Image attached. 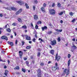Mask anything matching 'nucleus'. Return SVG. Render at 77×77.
Listing matches in <instances>:
<instances>
[{
	"label": "nucleus",
	"mask_w": 77,
	"mask_h": 77,
	"mask_svg": "<svg viewBox=\"0 0 77 77\" xmlns=\"http://www.w3.org/2000/svg\"><path fill=\"white\" fill-rule=\"evenodd\" d=\"M52 45H55L56 44V41L55 40H54L53 41H51Z\"/></svg>",
	"instance_id": "obj_6"
},
{
	"label": "nucleus",
	"mask_w": 77,
	"mask_h": 77,
	"mask_svg": "<svg viewBox=\"0 0 77 77\" xmlns=\"http://www.w3.org/2000/svg\"><path fill=\"white\" fill-rule=\"evenodd\" d=\"M41 9L42 12H45V10H44V8H42Z\"/></svg>",
	"instance_id": "obj_22"
},
{
	"label": "nucleus",
	"mask_w": 77,
	"mask_h": 77,
	"mask_svg": "<svg viewBox=\"0 0 77 77\" xmlns=\"http://www.w3.org/2000/svg\"><path fill=\"white\" fill-rule=\"evenodd\" d=\"M45 77H49V76L48 75V74H45Z\"/></svg>",
	"instance_id": "obj_35"
},
{
	"label": "nucleus",
	"mask_w": 77,
	"mask_h": 77,
	"mask_svg": "<svg viewBox=\"0 0 77 77\" xmlns=\"http://www.w3.org/2000/svg\"><path fill=\"white\" fill-rule=\"evenodd\" d=\"M58 42H60V37L58 38Z\"/></svg>",
	"instance_id": "obj_36"
},
{
	"label": "nucleus",
	"mask_w": 77,
	"mask_h": 77,
	"mask_svg": "<svg viewBox=\"0 0 77 77\" xmlns=\"http://www.w3.org/2000/svg\"><path fill=\"white\" fill-rule=\"evenodd\" d=\"M58 55V54H57L55 57V60H57Z\"/></svg>",
	"instance_id": "obj_34"
},
{
	"label": "nucleus",
	"mask_w": 77,
	"mask_h": 77,
	"mask_svg": "<svg viewBox=\"0 0 77 77\" xmlns=\"http://www.w3.org/2000/svg\"><path fill=\"white\" fill-rule=\"evenodd\" d=\"M55 66H57V63H55Z\"/></svg>",
	"instance_id": "obj_57"
},
{
	"label": "nucleus",
	"mask_w": 77,
	"mask_h": 77,
	"mask_svg": "<svg viewBox=\"0 0 77 77\" xmlns=\"http://www.w3.org/2000/svg\"><path fill=\"white\" fill-rule=\"evenodd\" d=\"M13 26H15L17 25V23L14 22L13 23Z\"/></svg>",
	"instance_id": "obj_26"
},
{
	"label": "nucleus",
	"mask_w": 77,
	"mask_h": 77,
	"mask_svg": "<svg viewBox=\"0 0 77 77\" xmlns=\"http://www.w3.org/2000/svg\"><path fill=\"white\" fill-rule=\"evenodd\" d=\"M22 9L21 8L16 13V15H18L19 14H20L21 12H22Z\"/></svg>",
	"instance_id": "obj_7"
},
{
	"label": "nucleus",
	"mask_w": 77,
	"mask_h": 77,
	"mask_svg": "<svg viewBox=\"0 0 77 77\" xmlns=\"http://www.w3.org/2000/svg\"><path fill=\"white\" fill-rule=\"evenodd\" d=\"M25 6H26V9H29V7L27 3L25 4Z\"/></svg>",
	"instance_id": "obj_18"
},
{
	"label": "nucleus",
	"mask_w": 77,
	"mask_h": 77,
	"mask_svg": "<svg viewBox=\"0 0 77 77\" xmlns=\"http://www.w3.org/2000/svg\"><path fill=\"white\" fill-rule=\"evenodd\" d=\"M26 40H31V38H30V36H29L27 35H26Z\"/></svg>",
	"instance_id": "obj_11"
},
{
	"label": "nucleus",
	"mask_w": 77,
	"mask_h": 77,
	"mask_svg": "<svg viewBox=\"0 0 77 77\" xmlns=\"http://www.w3.org/2000/svg\"><path fill=\"white\" fill-rule=\"evenodd\" d=\"M50 13L51 15H55L56 14L55 10L54 9H51L49 10Z\"/></svg>",
	"instance_id": "obj_2"
},
{
	"label": "nucleus",
	"mask_w": 77,
	"mask_h": 77,
	"mask_svg": "<svg viewBox=\"0 0 77 77\" xmlns=\"http://www.w3.org/2000/svg\"><path fill=\"white\" fill-rule=\"evenodd\" d=\"M22 28H23V29H27V27L25 25H24L22 26Z\"/></svg>",
	"instance_id": "obj_25"
},
{
	"label": "nucleus",
	"mask_w": 77,
	"mask_h": 77,
	"mask_svg": "<svg viewBox=\"0 0 77 77\" xmlns=\"http://www.w3.org/2000/svg\"><path fill=\"white\" fill-rule=\"evenodd\" d=\"M6 9L9 10V11H16L17 9L14 7H11V8H5Z\"/></svg>",
	"instance_id": "obj_1"
},
{
	"label": "nucleus",
	"mask_w": 77,
	"mask_h": 77,
	"mask_svg": "<svg viewBox=\"0 0 77 77\" xmlns=\"http://www.w3.org/2000/svg\"><path fill=\"white\" fill-rule=\"evenodd\" d=\"M23 59L24 60H27V58H26V57H24L23 58Z\"/></svg>",
	"instance_id": "obj_49"
},
{
	"label": "nucleus",
	"mask_w": 77,
	"mask_h": 77,
	"mask_svg": "<svg viewBox=\"0 0 77 77\" xmlns=\"http://www.w3.org/2000/svg\"><path fill=\"white\" fill-rule=\"evenodd\" d=\"M63 12L62 11L59 14V15H63Z\"/></svg>",
	"instance_id": "obj_28"
},
{
	"label": "nucleus",
	"mask_w": 77,
	"mask_h": 77,
	"mask_svg": "<svg viewBox=\"0 0 77 77\" xmlns=\"http://www.w3.org/2000/svg\"><path fill=\"white\" fill-rule=\"evenodd\" d=\"M37 24H41V21H39L37 23Z\"/></svg>",
	"instance_id": "obj_43"
},
{
	"label": "nucleus",
	"mask_w": 77,
	"mask_h": 77,
	"mask_svg": "<svg viewBox=\"0 0 77 77\" xmlns=\"http://www.w3.org/2000/svg\"><path fill=\"white\" fill-rule=\"evenodd\" d=\"M52 70L54 71H56V67L54 66L52 67Z\"/></svg>",
	"instance_id": "obj_14"
},
{
	"label": "nucleus",
	"mask_w": 77,
	"mask_h": 77,
	"mask_svg": "<svg viewBox=\"0 0 77 77\" xmlns=\"http://www.w3.org/2000/svg\"><path fill=\"white\" fill-rule=\"evenodd\" d=\"M6 68H7V67H6V66H5L4 68H5V69H6Z\"/></svg>",
	"instance_id": "obj_63"
},
{
	"label": "nucleus",
	"mask_w": 77,
	"mask_h": 77,
	"mask_svg": "<svg viewBox=\"0 0 77 77\" xmlns=\"http://www.w3.org/2000/svg\"><path fill=\"white\" fill-rule=\"evenodd\" d=\"M68 57H71V55H70V54H68Z\"/></svg>",
	"instance_id": "obj_53"
},
{
	"label": "nucleus",
	"mask_w": 77,
	"mask_h": 77,
	"mask_svg": "<svg viewBox=\"0 0 77 77\" xmlns=\"http://www.w3.org/2000/svg\"><path fill=\"white\" fill-rule=\"evenodd\" d=\"M69 70H67L66 72L67 75H69Z\"/></svg>",
	"instance_id": "obj_20"
},
{
	"label": "nucleus",
	"mask_w": 77,
	"mask_h": 77,
	"mask_svg": "<svg viewBox=\"0 0 77 77\" xmlns=\"http://www.w3.org/2000/svg\"><path fill=\"white\" fill-rule=\"evenodd\" d=\"M1 38L2 39H5L6 41H7V40H8V37L6 36H2L1 37Z\"/></svg>",
	"instance_id": "obj_8"
},
{
	"label": "nucleus",
	"mask_w": 77,
	"mask_h": 77,
	"mask_svg": "<svg viewBox=\"0 0 77 77\" xmlns=\"http://www.w3.org/2000/svg\"><path fill=\"white\" fill-rule=\"evenodd\" d=\"M14 33L15 35V36H17V32H14Z\"/></svg>",
	"instance_id": "obj_48"
},
{
	"label": "nucleus",
	"mask_w": 77,
	"mask_h": 77,
	"mask_svg": "<svg viewBox=\"0 0 77 77\" xmlns=\"http://www.w3.org/2000/svg\"><path fill=\"white\" fill-rule=\"evenodd\" d=\"M40 55H41V54L40 53V52H39L38 54V57H40Z\"/></svg>",
	"instance_id": "obj_40"
},
{
	"label": "nucleus",
	"mask_w": 77,
	"mask_h": 77,
	"mask_svg": "<svg viewBox=\"0 0 77 77\" xmlns=\"http://www.w3.org/2000/svg\"><path fill=\"white\" fill-rule=\"evenodd\" d=\"M22 71H23V72H26V70L23 68L22 69Z\"/></svg>",
	"instance_id": "obj_32"
},
{
	"label": "nucleus",
	"mask_w": 77,
	"mask_h": 77,
	"mask_svg": "<svg viewBox=\"0 0 77 77\" xmlns=\"http://www.w3.org/2000/svg\"><path fill=\"white\" fill-rule=\"evenodd\" d=\"M37 72L38 74H37V76L38 77H41V70L40 69H38L37 70Z\"/></svg>",
	"instance_id": "obj_4"
},
{
	"label": "nucleus",
	"mask_w": 77,
	"mask_h": 77,
	"mask_svg": "<svg viewBox=\"0 0 77 77\" xmlns=\"http://www.w3.org/2000/svg\"><path fill=\"white\" fill-rule=\"evenodd\" d=\"M60 23H63V20H60Z\"/></svg>",
	"instance_id": "obj_54"
},
{
	"label": "nucleus",
	"mask_w": 77,
	"mask_h": 77,
	"mask_svg": "<svg viewBox=\"0 0 77 77\" xmlns=\"http://www.w3.org/2000/svg\"><path fill=\"white\" fill-rule=\"evenodd\" d=\"M42 31H44L45 29V30H47V27L46 26H45L44 27H42Z\"/></svg>",
	"instance_id": "obj_12"
},
{
	"label": "nucleus",
	"mask_w": 77,
	"mask_h": 77,
	"mask_svg": "<svg viewBox=\"0 0 77 77\" xmlns=\"http://www.w3.org/2000/svg\"><path fill=\"white\" fill-rule=\"evenodd\" d=\"M8 44H10V45H11V46H13V45H14V43L12 42H10L8 41Z\"/></svg>",
	"instance_id": "obj_13"
},
{
	"label": "nucleus",
	"mask_w": 77,
	"mask_h": 77,
	"mask_svg": "<svg viewBox=\"0 0 77 77\" xmlns=\"http://www.w3.org/2000/svg\"><path fill=\"white\" fill-rule=\"evenodd\" d=\"M19 56L21 59H22V56H23V52L21 51H20L19 52Z\"/></svg>",
	"instance_id": "obj_9"
},
{
	"label": "nucleus",
	"mask_w": 77,
	"mask_h": 77,
	"mask_svg": "<svg viewBox=\"0 0 77 77\" xmlns=\"http://www.w3.org/2000/svg\"><path fill=\"white\" fill-rule=\"evenodd\" d=\"M54 5H55L54 3H53L52 4V7H54Z\"/></svg>",
	"instance_id": "obj_46"
},
{
	"label": "nucleus",
	"mask_w": 77,
	"mask_h": 77,
	"mask_svg": "<svg viewBox=\"0 0 77 77\" xmlns=\"http://www.w3.org/2000/svg\"><path fill=\"white\" fill-rule=\"evenodd\" d=\"M8 70H6L5 71V73H8Z\"/></svg>",
	"instance_id": "obj_56"
},
{
	"label": "nucleus",
	"mask_w": 77,
	"mask_h": 77,
	"mask_svg": "<svg viewBox=\"0 0 77 77\" xmlns=\"http://www.w3.org/2000/svg\"><path fill=\"white\" fill-rule=\"evenodd\" d=\"M76 48H77V47L75 45H73L72 47L71 51H72V52H74V50H75Z\"/></svg>",
	"instance_id": "obj_3"
},
{
	"label": "nucleus",
	"mask_w": 77,
	"mask_h": 77,
	"mask_svg": "<svg viewBox=\"0 0 77 77\" xmlns=\"http://www.w3.org/2000/svg\"><path fill=\"white\" fill-rule=\"evenodd\" d=\"M75 19H74L72 20V22L73 23H74V21H75Z\"/></svg>",
	"instance_id": "obj_45"
},
{
	"label": "nucleus",
	"mask_w": 77,
	"mask_h": 77,
	"mask_svg": "<svg viewBox=\"0 0 77 77\" xmlns=\"http://www.w3.org/2000/svg\"><path fill=\"white\" fill-rule=\"evenodd\" d=\"M60 57L58 56V57H57V61H59V60L60 59Z\"/></svg>",
	"instance_id": "obj_30"
},
{
	"label": "nucleus",
	"mask_w": 77,
	"mask_h": 77,
	"mask_svg": "<svg viewBox=\"0 0 77 77\" xmlns=\"http://www.w3.org/2000/svg\"><path fill=\"white\" fill-rule=\"evenodd\" d=\"M25 63L26 65H29V61H26Z\"/></svg>",
	"instance_id": "obj_37"
},
{
	"label": "nucleus",
	"mask_w": 77,
	"mask_h": 77,
	"mask_svg": "<svg viewBox=\"0 0 77 77\" xmlns=\"http://www.w3.org/2000/svg\"><path fill=\"white\" fill-rule=\"evenodd\" d=\"M40 65H41V66H43L44 65V63H41L40 64Z\"/></svg>",
	"instance_id": "obj_47"
},
{
	"label": "nucleus",
	"mask_w": 77,
	"mask_h": 77,
	"mask_svg": "<svg viewBox=\"0 0 77 77\" xmlns=\"http://www.w3.org/2000/svg\"><path fill=\"white\" fill-rule=\"evenodd\" d=\"M70 63H71V60H68V66H69V65H70Z\"/></svg>",
	"instance_id": "obj_16"
},
{
	"label": "nucleus",
	"mask_w": 77,
	"mask_h": 77,
	"mask_svg": "<svg viewBox=\"0 0 77 77\" xmlns=\"http://www.w3.org/2000/svg\"><path fill=\"white\" fill-rule=\"evenodd\" d=\"M57 6L59 8H60V7H61V5H60V3H58L57 4Z\"/></svg>",
	"instance_id": "obj_21"
},
{
	"label": "nucleus",
	"mask_w": 77,
	"mask_h": 77,
	"mask_svg": "<svg viewBox=\"0 0 77 77\" xmlns=\"http://www.w3.org/2000/svg\"><path fill=\"white\" fill-rule=\"evenodd\" d=\"M35 38H37L38 37L37 36L36 34H35Z\"/></svg>",
	"instance_id": "obj_58"
},
{
	"label": "nucleus",
	"mask_w": 77,
	"mask_h": 77,
	"mask_svg": "<svg viewBox=\"0 0 77 77\" xmlns=\"http://www.w3.org/2000/svg\"><path fill=\"white\" fill-rule=\"evenodd\" d=\"M17 3H18L20 5H24V2L22 1H16Z\"/></svg>",
	"instance_id": "obj_5"
},
{
	"label": "nucleus",
	"mask_w": 77,
	"mask_h": 77,
	"mask_svg": "<svg viewBox=\"0 0 77 77\" xmlns=\"http://www.w3.org/2000/svg\"><path fill=\"white\" fill-rule=\"evenodd\" d=\"M34 19L35 20H38V16L37 15H35L34 16Z\"/></svg>",
	"instance_id": "obj_10"
},
{
	"label": "nucleus",
	"mask_w": 77,
	"mask_h": 77,
	"mask_svg": "<svg viewBox=\"0 0 77 77\" xmlns=\"http://www.w3.org/2000/svg\"><path fill=\"white\" fill-rule=\"evenodd\" d=\"M14 69H19V66H17L16 68H14Z\"/></svg>",
	"instance_id": "obj_29"
},
{
	"label": "nucleus",
	"mask_w": 77,
	"mask_h": 77,
	"mask_svg": "<svg viewBox=\"0 0 77 77\" xmlns=\"http://www.w3.org/2000/svg\"><path fill=\"white\" fill-rule=\"evenodd\" d=\"M7 32H10L11 29H9V28H8L7 29Z\"/></svg>",
	"instance_id": "obj_31"
},
{
	"label": "nucleus",
	"mask_w": 77,
	"mask_h": 77,
	"mask_svg": "<svg viewBox=\"0 0 77 77\" xmlns=\"http://www.w3.org/2000/svg\"><path fill=\"white\" fill-rule=\"evenodd\" d=\"M39 40L40 41L41 40V41L42 42H44V41L43 40L41 39V38H39Z\"/></svg>",
	"instance_id": "obj_33"
},
{
	"label": "nucleus",
	"mask_w": 77,
	"mask_h": 77,
	"mask_svg": "<svg viewBox=\"0 0 77 77\" xmlns=\"http://www.w3.org/2000/svg\"><path fill=\"white\" fill-rule=\"evenodd\" d=\"M72 41H75V38H73L72 39Z\"/></svg>",
	"instance_id": "obj_64"
},
{
	"label": "nucleus",
	"mask_w": 77,
	"mask_h": 77,
	"mask_svg": "<svg viewBox=\"0 0 77 77\" xmlns=\"http://www.w3.org/2000/svg\"><path fill=\"white\" fill-rule=\"evenodd\" d=\"M22 45L23 46L24 45V42H22Z\"/></svg>",
	"instance_id": "obj_51"
},
{
	"label": "nucleus",
	"mask_w": 77,
	"mask_h": 77,
	"mask_svg": "<svg viewBox=\"0 0 77 77\" xmlns=\"http://www.w3.org/2000/svg\"><path fill=\"white\" fill-rule=\"evenodd\" d=\"M51 31H48V34H51Z\"/></svg>",
	"instance_id": "obj_42"
},
{
	"label": "nucleus",
	"mask_w": 77,
	"mask_h": 77,
	"mask_svg": "<svg viewBox=\"0 0 77 77\" xmlns=\"http://www.w3.org/2000/svg\"><path fill=\"white\" fill-rule=\"evenodd\" d=\"M0 17H3V15L2 14H0Z\"/></svg>",
	"instance_id": "obj_55"
},
{
	"label": "nucleus",
	"mask_w": 77,
	"mask_h": 77,
	"mask_svg": "<svg viewBox=\"0 0 77 77\" xmlns=\"http://www.w3.org/2000/svg\"><path fill=\"white\" fill-rule=\"evenodd\" d=\"M34 2L35 3H38V1H37V0H35V1Z\"/></svg>",
	"instance_id": "obj_50"
},
{
	"label": "nucleus",
	"mask_w": 77,
	"mask_h": 77,
	"mask_svg": "<svg viewBox=\"0 0 77 77\" xmlns=\"http://www.w3.org/2000/svg\"><path fill=\"white\" fill-rule=\"evenodd\" d=\"M66 72V69L64 71L63 74H65Z\"/></svg>",
	"instance_id": "obj_23"
},
{
	"label": "nucleus",
	"mask_w": 77,
	"mask_h": 77,
	"mask_svg": "<svg viewBox=\"0 0 77 77\" xmlns=\"http://www.w3.org/2000/svg\"><path fill=\"white\" fill-rule=\"evenodd\" d=\"M5 75H6V76H7V75L8 74V73H5Z\"/></svg>",
	"instance_id": "obj_60"
},
{
	"label": "nucleus",
	"mask_w": 77,
	"mask_h": 77,
	"mask_svg": "<svg viewBox=\"0 0 77 77\" xmlns=\"http://www.w3.org/2000/svg\"><path fill=\"white\" fill-rule=\"evenodd\" d=\"M26 36H27V35H22V37H23V38H24V36H25L26 37Z\"/></svg>",
	"instance_id": "obj_41"
},
{
	"label": "nucleus",
	"mask_w": 77,
	"mask_h": 77,
	"mask_svg": "<svg viewBox=\"0 0 77 77\" xmlns=\"http://www.w3.org/2000/svg\"><path fill=\"white\" fill-rule=\"evenodd\" d=\"M47 6V5L45 3H44L43 4V6L44 7H45Z\"/></svg>",
	"instance_id": "obj_44"
},
{
	"label": "nucleus",
	"mask_w": 77,
	"mask_h": 77,
	"mask_svg": "<svg viewBox=\"0 0 77 77\" xmlns=\"http://www.w3.org/2000/svg\"><path fill=\"white\" fill-rule=\"evenodd\" d=\"M33 9L34 10H35V6L33 7Z\"/></svg>",
	"instance_id": "obj_61"
},
{
	"label": "nucleus",
	"mask_w": 77,
	"mask_h": 77,
	"mask_svg": "<svg viewBox=\"0 0 77 77\" xmlns=\"http://www.w3.org/2000/svg\"><path fill=\"white\" fill-rule=\"evenodd\" d=\"M57 69V70H58V69H59V67H57L56 66V70Z\"/></svg>",
	"instance_id": "obj_59"
},
{
	"label": "nucleus",
	"mask_w": 77,
	"mask_h": 77,
	"mask_svg": "<svg viewBox=\"0 0 77 77\" xmlns=\"http://www.w3.org/2000/svg\"><path fill=\"white\" fill-rule=\"evenodd\" d=\"M17 42H18V41L17 40H16L15 42V44H17Z\"/></svg>",
	"instance_id": "obj_52"
},
{
	"label": "nucleus",
	"mask_w": 77,
	"mask_h": 77,
	"mask_svg": "<svg viewBox=\"0 0 77 77\" xmlns=\"http://www.w3.org/2000/svg\"><path fill=\"white\" fill-rule=\"evenodd\" d=\"M17 20L19 22H20V23H21V22H22V21L21 20V18H18Z\"/></svg>",
	"instance_id": "obj_19"
},
{
	"label": "nucleus",
	"mask_w": 77,
	"mask_h": 77,
	"mask_svg": "<svg viewBox=\"0 0 77 77\" xmlns=\"http://www.w3.org/2000/svg\"><path fill=\"white\" fill-rule=\"evenodd\" d=\"M35 41H36V39L35 38H34L32 39V41L34 42H35Z\"/></svg>",
	"instance_id": "obj_39"
},
{
	"label": "nucleus",
	"mask_w": 77,
	"mask_h": 77,
	"mask_svg": "<svg viewBox=\"0 0 77 77\" xmlns=\"http://www.w3.org/2000/svg\"><path fill=\"white\" fill-rule=\"evenodd\" d=\"M8 64H9V63H10V61H9V60H8Z\"/></svg>",
	"instance_id": "obj_62"
},
{
	"label": "nucleus",
	"mask_w": 77,
	"mask_h": 77,
	"mask_svg": "<svg viewBox=\"0 0 77 77\" xmlns=\"http://www.w3.org/2000/svg\"><path fill=\"white\" fill-rule=\"evenodd\" d=\"M38 25H36L35 27V29H38Z\"/></svg>",
	"instance_id": "obj_38"
},
{
	"label": "nucleus",
	"mask_w": 77,
	"mask_h": 77,
	"mask_svg": "<svg viewBox=\"0 0 77 77\" xmlns=\"http://www.w3.org/2000/svg\"><path fill=\"white\" fill-rule=\"evenodd\" d=\"M69 14L71 15V16H73V13H72V12H69Z\"/></svg>",
	"instance_id": "obj_24"
},
{
	"label": "nucleus",
	"mask_w": 77,
	"mask_h": 77,
	"mask_svg": "<svg viewBox=\"0 0 77 77\" xmlns=\"http://www.w3.org/2000/svg\"><path fill=\"white\" fill-rule=\"evenodd\" d=\"M50 53L51 54H54V51L53 50H52L50 51Z\"/></svg>",
	"instance_id": "obj_15"
},
{
	"label": "nucleus",
	"mask_w": 77,
	"mask_h": 77,
	"mask_svg": "<svg viewBox=\"0 0 77 77\" xmlns=\"http://www.w3.org/2000/svg\"><path fill=\"white\" fill-rule=\"evenodd\" d=\"M30 48H31L30 46H27L26 47V48L27 49H30Z\"/></svg>",
	"instance_id": "obj_27"
},
{
	"label": "nucleus",
	"mask_w": 77,
	"mask_h": 77,
	"mask_svg": "<svg viewBox=\"0 0 77 77\" xmlns=\"http://www.w3.org/2000/svg\"><path fill=\"white\" fill-rule=\"evenodd\" d=\"M56 31L58 32H62V29L59 30V29H57L56 30Z\"/></svg>",
	"instance_id": "obj_17"
}]
</instances>
